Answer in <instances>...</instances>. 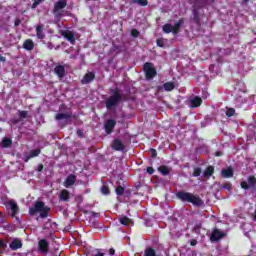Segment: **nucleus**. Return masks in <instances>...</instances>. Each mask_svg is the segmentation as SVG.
<instances>
[{"label":"nucleus","mask_w":256,"mask_h":256,"mask_svg":"<svg viewBox=\"0 0 256 256\" xmlns=\"http://www.w3.org/2000/svg\"><path fill=\"white\" fill-rule=\"evenodd\" d=\"M150 155L152 159H155V157H157V150L155 148H150Z\"/></svg>","instance_id":"obj_43"},{"label":"nucleus","mask_w":256,"mask_h":256,"mask_svg":"<svg viewBox=\"0 0 256 256\" xmlns=\"http://www.w3.org/2000/svg\"><path fill=\"white\" fill-rule=\"evenodd\" d=\"M145 256H157V252H155V249L149 247L145 250Z\"/></svg>","instance_id":"obj_32"},{"label":"nucleus","mask_w":256,"mask_h":256,"mask_svg":"<svg viewBox=\"0 0 256 256\" xmlns=\"http://www.w3.org/2000/svg\"><path fill=\"white\" fill-rule=\"evenodd\" d=\"M226 235L227 234H225V232L221 231L219 228H214L210 236V241L211 243H217Z\"/></svg>","instance_id":"obj_7"},{"label":"nucleus","mask_w":256,"mask_h":256,"mask_svg":"<svg viewBox=\"0 0 256 256\" xmlns=\"http://www.w3.org/2000/svg\"><path fill=\"white\" fill-rule=\"evenodd\" d=\"M23 47L26 51H33V49H35V43L31 39H27L25 40Z\"/></svg>","instance_id":"obj_24"},{"label":"nucleus","mask_w":256,"mask_h":256,"mask_svg":"<svg viewBox=\"0 0 256 256\" xmlns=\"http://www.w3.org/2000/svg\"><path fill=\"white\" fill-rule=\"evenodd\" d=\"M109 253H110V255H115V249L114 248H110L109 249Z\"/></svg>","instance_id":"obj_52"},{"label":"nucleus","mask_w":256,"mask_h":256,"mask_svg":"<svg viewBox=\"0 0 256 256\" xmlns=\"http://www.w3.org/2000/svg\"><path fill=\"white\" fill-rule=\"evenodd\" d=\"M18 113H19V118L20 119H27V111L19 110Z\"/></svg>","instance_id":"obj_38"},{"label":"nucleus","mask_w":256,"mask_h":256,"mask_svg":"<svg viewBox=\"0 0 256 256\" xmlns=\"http://www.w3.org/2000/svg\"><path fill=\"white\" fill-rule=\"evenodd\" d=\"M115 125H117V121L113 119H109L104 124V129L107 135H111L113 133V129H115Z\"/></svg>","instance_id":"obj_9"},{"label":"nucleus","mask_w":256,"mask_h":256,"mask_svg":"<svg viewBox=\"0 0 256 256\" xmlns=\"http://www.w3.org/2000/svg\"><path fill=\"white\" fill-rule=\"evenodd\" d=\"M9 247L12 251H17L23 247V242L21 240L15 238L10 244Z\"/></svg>","instance_id":"obj_16"},{"label":"nucleus","mask_w":256,"mask_h":256,"mask_svg":"<svg viewBox=\"0 0 256 256\" xmlns=\"http://www.w3.org/2000/svg\"><path fill=\"white\" fill-rule=\"evenodd\" d=\"M146 171L148 175H153V173H155V169L153 167H147Z\"/></svg>","instance_id":"obj_46"},{"label":"nucleus","mask_w":256,"mask_h":256,"mask_svg":"<svg viewBox=\"0 0 256 256\" xmlns=\"http://www.w3.org/2000/svg\"><path fill=\"white\" fill-rule=\"evenodd\" d=\"M73 118V114L71 113H58L55 116L56 121H61L63 119H71Z\"/></svg>","instance_id":"obj_25"},{"label":"nucleus","mask_w":256,"mask_h":256,"mask_svg":"<svg viewBox=\"0 0 256 256\" xmlns=\"http://www.w3.org/2000/svg\"><path fill=\"white\" fill-rule=\"evenodd\" d=\"M1 145L3 149H8V147H11V145H13V140H11V138H4Z\"/></svg>","instance_id":"obj_29"},{"label":"nucleus","mask_w":256,"mask_h":256,"mask_svg":"<svg viewBox=\"0 0 256 256\" xmlns=\"http://www.w3.org/2000/svg\"><path fill=\"white\" fill-rule=\"evenodd\" d=\"M121 45H117L115 43L112 44L111 52L112 53H121Z\"/></svg>","instance_id":"obj_33"},{"label":"nucleus","mask_w":256,"mask_h":256,"mask_svg":"<svg viewBox=\"0 0 256 256\" xmlns=\"http://www.w3.org/2000/svg\"><path fill=\"white\" fill-rule=\"evenodd\" d=\"M192 5L196 9H203V7H207V0H192Z\"/></svg>","instance_id":"obj_21"},{"label":"nucleus","mask_w":256,"mask_h":256,"mask_svg":"<svg viewBox=\"0 0 256 256\" xmlns=\"http://www.w3.org/2000/svg\"><path fill=\"white\" fill-rule=\"evenodd\" d=\"M77 134L81 136V135H83V132H81L80 130H78V131H77Z\"/></svg>","instance_id":"obj_58"},{"label":"nucleus","mask_w":256,"mask_h":256,"mask_svg":"<svg viewBox=\"0 0 256 256\" xmlns=\"http://www.w3.org/2000/svg\"><path fill=\"white\" fill-rule=\"evenodd\" d=\"M0 61H1L2 63H5V61H7V58H5L4 56H0Z\"/></svg>","instance_id":"obj_53"},{"label":"nucleus","mask_w":256,"mask_h":256,"mask_svg":"<svg viewBox=\"0 0 256 256\" xmlns=\"http://www.w3.org/2000/svg\"><path fill=\"white\" fill-rule=\"evenodd\" d=\"M190 103H191V107L197 108V107H201V103H203V100L199 96H196L194 99L190 101Z\"/></svg>","instance_id":"obj_26"},{"label":"nucleus","mask_w":256,"mask_h":256,"mask_svg":"<svg viewBox=\"0 0 256 256\" xmlns=\"http://www.w3.org/2000/svg\"><path fill=\"white\" fill-rule=\"evenodd\" d=\"M70 59H77V56L71 55V56H70Z\"/></svg>","instance_id":"obj_57"},{"label":"nucleus","mask_w":256,"mask_h":256,"mask_svg":"<svg viewBox=\"0 0 256 256\" xmlns=\"http://www.w3.org/2000/svg\"><path fill=\"white\" fill-rule=\"evenodd\" d=\"M101 192L103 193V195H109V186L103 185L101 187Z\"/></svg>","instance_id":"obj_40"},{"label":"nucleus","mask_w":256,"mask_h":256,"mask_svg":"<svg viewBox=\"0 0 256 256\" xmlns=\"http://www.w3.org/2000/svg\"><path fill=\"white\" fill-rule=\"evenodd\" d=\"M43 169H45V166H43V164H39L36 171H38V173H41Z\"/></svg>","instance_id":"obj_48"},{"label":"nucleus","mask_w":256,"mask_h":256,"mask_svg":"<svg viewBox=\"0 0 256 256\" xmlns=\"http://www.w3.org/2000/svg\"><path fill=\"white\" fill-rule=\"evenodd\" d=\"M38 249L41 253H44V255H47L49 253V242L45 239H41L38 242Z\"/></svg>","instance_id":"obj_10"},{"label":"nucleus","mask_w":256,"mask_h":256,"mask_svg":"<svg viewBox=\"0 0 256 256\" xmlns=\"http://www.w3.org/2000/svg\"><path fill=\"white\" fill-rule=\"evenodd\" d=\"M65 7H67V1L59 0V1L55 2L52 13H53L55 19H57V21H61V19H63V17H65V15H67V11H63L65 9Z\"/></svg>","instance_id":"obj_4"},{"label":"nucleus","mask_w":256,"mask_h":256,"mask_svg":"<svg viewBox=\"0 0 256 256\" xmlns=\"http://www.w3.org/2000/svg\"><path fill=\"white\" fill-rule=\"evenodd\" d=\"M190 245H191V247H195V245H197V240L192 239V240L190 241Z\"/></svg>","instance_id":"obj_51"},{"label":"nucleus","mask_w":256,"mask_h":256,"mask_svg":"<svg viewBox=\"0 0 256 256\" xmlns=\"http://www.w3.org/2000/svg\"><path fill=\"white\" fill-rule=\"evenodd\" d=\"M115 191H116V195L121 196V195H123V193H125V188H124L123 186L119 185V186L115 189Z\"/></svg>","instance_id":"obj_36"},{"label":"nucleus","mask_w":256,"mask_h":256,"mask_svg":"<svg viewBox=\"0 0 256 256\" xmlns=\"http://www.w3.org/2000/svg\"><path fill=\"white\" fill-rule=\"evenodd\" d=\"M131 35L135 38L139 37V30L137 29H132L131 30Z\"/></svg>","instance_id":"obj_45"},{"label":"nucleus","mask_w":256,"mask_h":256,"mask_svg":"<svg viewBox=\"0 0 256 256\" xmlns=\"http://www.w3.org/2000/svg\"><path fill=\"white\" fill-rule=\"evenodd\" d=\"M51 211V208L47 205H45V202L43 201H36L33 205V207L29 208V215L31 217L37 215V213H40V219H47L49 217V212Z\"/></svg>","instance_id":"obj_3"},{"label":"nucleus","mask_w":256,"mask_h":256,"mask_svg":"<svg viewBox=\"0 0 256 256\" xmlns=\"http://www.w3.org/2000/svg\"><path fill=\"white\" fill-rule=\"evenodd\" d=\"M158 171H159V173H161V175H164V177H167V175H169V173H171V169L165 165L159 166Z\"/></svg>","instance_id":"obj_27"},{"label":"nucleus","mask_w":256,"mask_h":256,"mask_svg":"<svg viewBox=\"0 0 256 256\" xmlns=\"http://www.w3.org/2000/svg\"><path fill=\"white\" fill-rule=\"evenodd\" d=\"M94 80H95V73L88 72L83 76L81 83L82 85H88V83H91V81H94Z\"/></svg>","instance_id":"obj_14"},{"label":"nucleus","mask_w":256,"mask_h":256,"mask_svg":"<svg viewBox=\"0 0 256 256\" xmlns=\"http://www.w3.org/2000/svg\"><path fill=\"white\" fill-rule=\"evenodd\" d=\"M165 91H173V89H175V83L173 82H166L163 85Z\"/></svg>","instance_id":"obj_30"},{"label":"nucleus","mask_w":256,"mask_h":256,"mask_svg":"<svg viewBox=\"0 0 256 256\" xmlns=\"http://www.w3.org/2000/svg\"><path fill=\"white\" fill-rule=\"evenodd\" d=\"M176 197L182 201V203H192L194 207H203V205H205V202H203V199H201L199 195H195L191 192L178 191Z\"/></svg>","instance_id":"obj_1"},{"label":"nucleus","mask_w":256,"mask_h":256,"mask_svg":"<svg viewBox=\"0 0 256 256\" xmlns=\"http://www.w3.org/2000/svg\"><path fill=\"white\" fill-rule=\"evenodd\" d=\"M156 44L158 47H165V42L163 41V39H157Z\"/></svg>","instance_id":"obj_44"},{"label":"nucleus","mask_w":256,"mask_h":256,"mask_svg":"<svg viewBox=\"0 0 256 256\" xmlns=\"http://www.w3.org/2000/svg\"><path fill=\"white\" fill-rule=\"evenodd\" d=\"M54 73H56V75L60 77V79H63V77H65V66L63 65L56 66L54 68Z\"/></svg>","instance_id":"obj_22"},{"label":"nucleus","mask_w":256,"mask_h":256,"mask_svg":"<svg viewBox=\"0 0 256 256\" xmlns=\"http://www.w3.org/2000/svg\"><path fill=\"white\" fill-rule=\"evenodd\" d=\"M61 35H62V37H64V39L69 41V43H71V45H75V33H73V31L62 30Z\"/></svg>","instance_id":"obj_8"},{"label":"nucleus","mask_w":256,"mask_h":256,"mask_svg":"<svg viewBox=\"0 0 256 256\" xmlns=\"http://www.w3.org/2000/svg\"><path fill=\"white\" fill-rule=\"evenodd\" d=\"M233 115H235V110L233 108H228L226 111V116L233 117Z\"/></svg>","instance_id":"obj_41"},{"label":"nucleus","mask_w":256,"mask_h":256,"mask_svg":"<svg viewBox=\"0 0 256 256\" xmlns=\"http://www.w3.org/2000/svg\"><path fill=\"white\" fill-rule=\"evenodd\" d=\"M234 170L231 167H228L226 169H222L221 175L224 177V179H231L234 175Z\"/></svg>","instance_id":"obj_19"},{"label":"nucleus","mask_w":256,"mask_h":256,"mask_svg":"<svg viewBox=\"0 0 256 256\" xmlns=\"http://www.w3.org/2000/svg\"><path fill=\"white\" fill-rule=\"evenodd\" d=\"M39 155H41V149L40 148L31 150L29 152V155L26 156L25 162L27 163V161H29V159H33L35 157H39Z\"/></svg>","instance_id":"obj_23"},{"label":"nucleus","mask_w":256,"mask_h":256,"mask_svg":"<svg viewBox=\"0 0 256 256\" xmlns=\"http://www.w3.org/2000/svg\"><path fill=\"white\" fill-rule=\"evenodd\" d=\"M215 157H223V152H221V151H216V152H215Z\"/></svg>","instance_id":"obj_50"},{"label":"nucleus","mask_w":256,"mask_h":256,"mask_svg":"<svg viewBox=\"0 0 256 256\" xmlns=\"http://www.w3.org/2000/svg\"><path fill=\"white\" fill-rule=\"evenodd\" d=\"M249 3V0H242L241 5H247Z\"/></svg>","instance_id":"obj_54"},{"label":"nucleus","mask_w":256,"mask_h":256,"mask_svg":"<svg viewBox=\"0 0 256 256\" xmlns=\"http://www.w3.org/2000/svg\"><path fill=\"white\" fill-rule=\"evenodd\" d=\"M94 256H105L103 253H101V252H98L96 255H94Z\"/></svg>","instance_id":"obj_56"},{"label":"nucleus","mask_w":256,"mask_h":256,"mask_svg":"<svg viewBox=\"0 0 256 256\" xmlns=\"http://www.w3.org/2000/svg\"><path fill=\"white\" fill-rule=\"evenodd\" d=\"M184 23H185V19L181 18L174 24V26H172L173 35H177L179 33Z\"/></svg>","instance_id":"obj_15"},{"label":"nucleus","mask_w":256,"mask_h":256,"mask_svg":"<svg viewBox=\"0 0 256 256\" xmlns=\"http://www.w3.org/2000/svg\"><path fill=\"white\" fill-rule=\"evenodd\" d=\"M143 71L148 81H151V79L157 77V69L155 68V65L151 62L144 63Z\"/></svg>","instance_id":"obj_5"},{"label":"nucleus","mask_w":256,"mask_h":256,"mask_svg":"<svg viewBox=\"0 0 256 256\" xmlns=\"http://www.w3.org/2000/svg\"><path fill=\"white\" fill-rule=\"evenodd\" d=\"M111 147L114 151H125V145L123 144V141L118 138L112 141Z\"/></svg>","instance_id":"obj_11"},{"label":"nucleus","mask_w":256,"mask_h":256,"mask_svg":"<svg viewBox=\"0 0 256 256\" xmlns=\"http://www.w3.org/2000/svg\"><path fill=\"white\" fill-rule=\"evenodd\" d=\"M8 205L10 206V209L12 211L11 216L16 217L17 213H19V206L17 205V202L11 200L9 201Z\"/></svg>","instance_id":"obj_20"},{"label":"nucleus","mask_w":256,"mask_h":256,"mask_svg":"<svg viewBox=\"0 0 256 256\" xmlns=\"http://www.w3.org/2000/svg\"><path fill=\"white\" fill-rule=\"evenodd\" d=\"M248 181V182H247ZM247 181H241L240 187L241 189H244V191H252V193L256 192V177L255 176H249Z\"/></svg>","instance_id":"obj_6"},{"label":"nucleus","mask_w":256,"mask_h":256,"mask_svg":"<svg viewBox=\"0 0 256 256\" xmlns=\"http://www.w3.org/2000/svg\"><path fill=\"white\" fill-rule=\"evenodd\" d=\"M41 3H43V0H34L31 9H37V7H39V5H41Z\"/></svg>","instance_id":"obj_37"},{"label":"nucleus","mask_w":256,"mask_h":256,"mask_svg":"<svg viewBox=\"0 0 256 256\" xmlns=\"http://www.w3.org/2000/svg\"><path fill=\"white\" fill-rule=\"evenodd\" d=\"M132 2L141 5V7H147L149 5V0H132Z\"/></svg>","instance_id":"obj_31"},{"label":"nucleus","mask_w":256,"mask_h":256,"mask_svg":"<svg viewBox=\"0 0 256 256\" xmlns=\"http://www.w3.org/2000/svg\"><path fill=\"white\" fill-rule=\"evenodd\" d=\"M121 225H129L131 223V219H129L127 216H124L120 218Z\"/></svg>","instance_id":"obj_35"},{"label":"nucleus","mask_w":256,"mask_h":256,"mask_svg":"<svg viewBox=\"0 0 256 256\" xmlns=\"http://www.w3.org/2000/svg\"><path fill=\"white\" fill-rule=\"evenodd\" d=\"M0 223H3V213L0 212Z\"/></svg>","instance_id":"obj_55"},{"label":"nucleus","mask_w":256,"mask_h":256,"mask_svg":"<svg viewBox=\"0 0 256 256\" xmlns=\"http://www.w3.org/2000/svg\"><path fill=\"white\" fill-rule=\"evenodd\" d=\"M215 173V168L213 166H208L204 171L203 175L206 179H209Z\"/></svg>","instance_id":"obj_28"},{"label":"nucleus","mask_w":256,"mask_h":256,"mask_svg":"<svg viewBox=\"0 0 256 256\" xmlns=\"http://www.w3.org/2000/svg\"><path fill=\"white\" fill-rule=\"evenodd\" d=\"M14 25H15V27H19L21 25V19L16 18L14 21Z\"/></svg>","instance_id":"obj_49"},{"label":"nucleus","mask_w":256,"mask_h":256,"mask_svg":"<svg viewBox=\"0 0 256 256\" xmlns=\"http://www.w3.org/2000/svg\"><path fill=\"white\" fill-rule=\"evenodd\" d=\"M223 189H227V191H231V183L227 182L225 184H223Z\"/></svg>","instance_id":"obj_47"},{"label":"nucleus","mask_w":256,"mask_h":256,"mask_svg":"<svg viewBox=\"0 0 256 256\" xmlns=\"http://www.w3.org/2000/svg\"><path fill=\"white\" fill-rule=\"evenodd\" d=\"M201 168L200 167H196L194 168V171H193V177H199L201 175Z\"/></svg>","instance_id":"obj_39"},{"label":"nucleus","mask_w":256,"mask_h":256,"mask_svg":"<svg viewBox=\"0 0 256 256\" xmlns=\"http://www.w3.org/2000/svg\"><path fill=\"white\" fill-rule=\"evenodd\" d=\"M75 181H77V176H75L74 174H70L67 176L64 182V186L67 188L72 187V185H75Z\"/></svg>","instance_id":"obj_17"},{"label":"nucleus","mask_w":256,"mask_h":256,"mask_svg":"<svg viewBox=\"0 0 256 256\" xmlns=\"http://www.w3.org/2000/svg\"><path fill=\"white\" fill-rule=\"evenodd\" d=\"M36 37L37 39H40V41H43L45 39V25L44 24H38L36 27Z\"/></svg>","instance_id":"obj_12"},{"label":"nucleus","mask_w":256,"mask_h":256,"mask_svg":"<svg viewBox=\"0 0 256 256\" xmlns=\"http://www.w3.org/2000/svg\"><path fill=\"white\" fill-rule=\"evenodd\" d=\"M5 249H7V243L0 239V251H5Z\"/></svg>","instance_id":"obj_42"},{"label":"nucleus","mask_w":256,"mask_h":256,"mask_svg":"<svg viewBox=\"0 0 256 256\" xmlns=\"http://www.w3.org/2000/svg\"><path fill=\"white\" fill-rule=\"evenodd\" d=\"M59 199L60 201H64V202L69 201V199H71V193L69 192V190L67 189L61 190L59 194Z\"/></svg>","instance_id":"obj_18"},{"label":"nucleus","mask_w":256,"mask_h":256,"mask_svg":"<svg viewBox=\"0 0 256 256\" xmlns=\"http://www.w3.org/2000/svg\"><path fill=\"white\" fill-rule=\"evenodd\" d=\"M199 9L201 8L193 7L192 15H193V21L195 25H197L198 27H201V17L199 16Z\"/></svg>","instance_id":"obj_13"},{"label":"nucleus","mask_w":256,"mask_h":256,"mask_svg":"<svg viewBox=\"0 0 256 256\" xmlns=\"http://www.w3.org/2000/svg\"><path fill=\"white\" fill-rule=\"evenodd\" d=\"M19 120H13V123H17Z\"/></svg>","instance_id":"obj_59"},{"label":"nucleus","mask_w":256,"mask_h":256,"mask_svg":"<svg viewBox=\"0 0 256 256\" xmlns=\"http://www.w3.org/2000/svg\"><path fill=\"white\" fill-rule=\"evenodd\" d=\"M162 29L165 33H173V25L171 24H165Z\"/></svg>","instance_id":"obj_34"},{"label":"nucleus","mask_w":256,"mask_h":256,"mask_svg":"<svg viewBox=\"0 0 256 256\" xmlns=\"http://www.w3.org/2000/svg\"><path fill=\"white\" fill-rule=\"evenodd\" d=\"M112 95L105 101L106 109L111 111L113 107H117L119 103H123L129 99L127 94H121L119 88L111 90Z\"/></svg>","instance_id":"obj_2"}]
</instances>
